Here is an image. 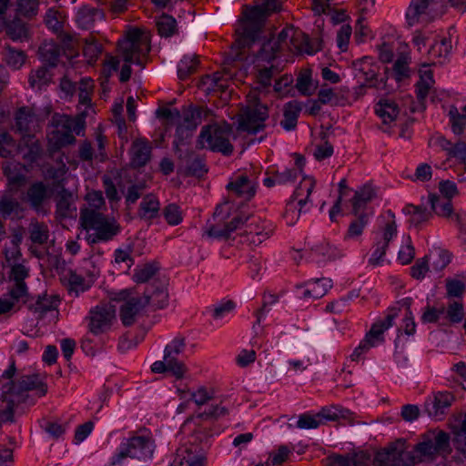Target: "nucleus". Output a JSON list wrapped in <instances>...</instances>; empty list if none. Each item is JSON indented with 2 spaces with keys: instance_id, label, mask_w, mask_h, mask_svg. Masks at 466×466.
Wrapping results in <instances>:
<instances>
[{
  "instance_id": "nucleus-1",
  "label": "nucleus",
  "mask_w": 466,
  "mask_h": 466,
  "mask_svg": "<svg viewBox=\"0 0 466 466\" xmlns=\"http://www.w3.org/2000/svg\"><path fill=\"white\" fill-rule=\"evenodd\" d=\"M148 32L139 28L128 30L123 39L117 42V55L111 56L106 66L114 71L120 69L119 80L127 82L131 76V65L144 67L151 49Z\"/></svg>"
},
{
  "instance_id": "nucleus-2",
  "label": "nucleus",
  "mask_w": 466,
  "mask_h": 466,
  "mask_svg": "<svg viewBox=\"0 0 466 466\" xmlns=\"http://www.w3.org/2000/svg\"><path fill=\"white\" fill-rule=\"evenodd\" d=\"M257 57L270 61L274 59L279 51L287 49L292 53H306L312 55L317 51L309 43V37L300 30L293 26H286L279 34L278 37L261 43L257 42Z\"/></svg>"
},
{
  "instance_id": "nucleus-3",
  "label": "nucleus",
  "mask_w": 466,
  "mask_h": 466,
  "mask_svg": "<svg viewBox=\"0 0 466 466\" xmlns=\"http://www.w3.org/2000/svg\"><path fill=\"white\" fill-rule=\"evenodd\" d=\"M86 116L87 112L85 109L76 117L57 113L52 116L47 131V149L51 155L76 142L73 132L81 135L85 129Z\"/></svg>"
},
{
  "instance_id": "nucleus-4",
  "label": "nucleus",
  "mask_w": 466,
  "mask_h": 466,
  "mask_svg": "<svg viewBox=\"0 0 466 466\" xmlns=\"http://www.w3.org/2000/svg\"><path fill=\"white\" fill-rule=\"evenodd\" d=\"M15 373V367L13 362L0 377L2 398L9 402V409L11 411L16 403L25 401L24 395L25 392L35 390L38 397H43L47 391L46 385L37 375L23 376L17 382H14L13 377Z\"/></svg>"
},
{
  "instance_id": "nucleus-5",
  "label": "nucleus",
  "mask_w": 466,
  "mask_h": 466,
  "mask_svg": "<svg viewBox=\"0 0 466 466\" xmlns=\"http://www.w3.org/2000/svg\"><path fill=\"white\" fill-rule=\"evenodd\" d=\"M279 9L280 4L278 0H264L261 5L248 8L244 13L243 32L235 45L240 49L255 48L265 18Z\"/></svg>"
},
{
  "instance_id": "nucleus-6",
  "label": "nucleus",
  "mask_w": 466,
  "mask_h": 466,
  "mask_svg": "<svg viewBox=\"0 0 466 466\" xmlns=\"http://www.w3.org/2000/svg\"><path fill=\"white\" fill-rule=\"evenodd\" d=\"M245 223L247 224L243 234H245L247 241L255 246L268 239L274 230L271 222L262 220L259 218L252 217L244 220L241 217H235L223 229L218 227H212L208 230V235L218 238H227L231 232L240 228V226Z\"/></svg>"
},
{
  "instance_id": "nucleus-7",
  "label": "nucleus",
  "mask_w": 466,
  "mask_h": 466,
  "mask_svg": "<svg viewBox=\"0 0 466 466\" xmlns=\"http://www.w3.org/2000/svg\"><path fill=\"white\" fill-rule=\"evenodd\" d=\"M82 227L87 231V241L91 244L111 240L120 231V227L113 218H108L101 212L82 208L80 211Z\"/></svg>"
},
{
  "instance_id": "nucleus-8",
  "label": "nucleus",
  "mask_w": 466,
  "mask_h": 466,
  "mask_svg": "<svg viewBox=\"0 0 466 466\" xmlns=\"http://www.w3.org/2000/svg\"><path fill=\"white\" fill-rule=\"evenodd\" d=\"M451 451L450 436L441 430L428 431L421 436L415 447L413 454L417 463L431 462L437 456L446 457Z\"/></svg>"
},
{
  "instance_id": "nucleus-9",
  "label": "nucleus",
  "mask_w": 466,
  "mask_h": 466,
  "mask_svg": "<svg viewBox=\"0 0 466 466\" xmlns=\"http://www.w3.org/2000/svg\"><path fill=\"white\" fill-rule=\"evenodd\" d=\"M186 343L183 338H175L166 346L163 360H157L151 366L154 373L170 372L176 379H183L187 371L179 356L185 351Z\"/></svg>"
},
{
  "instance_id": "nucleus-10",
  "label": "nucleus",
  "mask_w": 466,
  "mask_h": 466,
  "mask_svg": "<svg viewBox=\"0 0 466 466\" xmlns=\"http://www.w3.org/2000/svg\"><path fill=\"white\" fill-rule=\"evenodd\" d=\"M230 136L231 129L228 126H207L202 127L198 144L200 148H208L229 156L233 152V146L229 142Z\"/></svg>"
},
{
  "instance_id": "nucleus-11",
  "label": "nucleus",
  "mask_w": 466,
  "mask_h": 466,
  "mask_svg": "<svg viewBox=\"0 0 466 466\" xmlns=\"http://www.w3.org/2000/svg\"><path fill=\"white\" fill-rule=\"evenodd\" d=\"M153 452L154 441L151 438L147 436H133L121 442L117 452L111 459V464H120L126 458L150 459Z\"/></svg>"
},
{
  "instance_id": "nucleus-12",
  "label": "nucleus",
  "mask_w": 466,
  "mask_h": 466,
  "mask_svg": "<svg viewBox=\"0 0 466 466\" xmlns=\"http://www.w3.org/2000/svg\"><path fill=\"white\" fill-rule=\"evenodd\" d=\"M373 464L375 466H414L417 461L413 452L407 451L405 441L398 440L379 451L373 459Z\"/></svg>"
},
{
  "instance_id": "nucleus-13",
  "label": "nucleus",
  "mask_w": 466,
  "mask_h": 466,
  "mask_svg": "<svg viewBox=\"0 0 466 466\" xmlns=\"http://www.w3.org/2000/svg\"><path fill=\"white\" fill-rule=\"evenodd\" d=\"M248 105L239 115L238 128L243 131L256 133L264 127L268 117V107L259 103L256 92L248 95Z\"/></svg>"
},
{
  "instance_id": "nucleus-14",
  "label": "nucleus",
  "mask_w": 466,
  "mask_h": 466,
  "mask_svg": "<svg viewBox=\"0 0 466 466\" xmlns=\"http://www.w3.org/2000/svg\"><path fill=\"white\" fill-rule=\"evenodd\" d=\"M398 309H391L388 311L384 319L378 320L366 334L360 345L353 350L350 359L353 361L359 360L361 355L367 352L370 348L377 346L384 340L383 333L392 327L394 319L398 317Z\"/></svg>"
},
{
  "instance_id": "nucleus-15",
  "label": "nucleus",
  "mask_w": 466,
  "mask_h": 466,
  "mask_svg": "<svg viewBox=\"0 0 466 466\" xmlns=\"http://www.w3.org/2000/svg\"><path fill=\"white\" fill-rule=\"evenodd\" d=\"M437 0H410L405 12V21L408 27L419 25H428L439 15Z\"/></svg>"
},
{
  "instance_id": "nucleus-16",
  "label": "nucleus",
  "mask_w": 466,
  "mask_h": 466,
  "mask_svg": "<svg viewBox=\"0 0 466 466\" xmlns=\"http://www.w3.org/2000/svg\"><path fill=\"white\" fill-rule=\"evenodd\" d=\"M259 174L260 168L255 167L237 173L230 178V181L227 185V189L229 194L235 198H241L242 200H249L257 192Z\"/></svg>"
},
{
  "instance_id": "nucleus-17",
  "label": "nucleus",
  "mask_w": 466,
  "mask_h": 466,
  "mask_svg": "<svg viewBox=\"0 0 466 466\" xmlns=\"http://www.w3.org/2000/svg\"><path fill=\"white\" fill-rule=\"evenodd\" d=\"M202 110L193 107L184 108L179 112L177 108L163 107L157 111L158 117L166 120L168 126H176L177 131L193 130L201 122Z\"/></svg>"
},
{
  "instance_id": "nucleus-18",
  "label": "nucleus",
  "mask_w": 466,
  "mask_h": 466,
  "mask_svg": "<svg viewBox=\"0 0 466 466\" xmlns=\"http://www.w3.org/2000/svg\"><path fill=\"white\" fill-rule=\"evenodd\" d=\"M87 329L93 335L107 333L116 323V309L110 304H99L92 308L86 318Z\"/></svg>"
},
{
  "instance_id": "nucleus-19",
  "label": "nucleus",
  "mask_w": 466,
  "mask_h": 466,
  "mask_svg": "<svg viewBox=\"0 0 466 466\" xmlns=\"http://www.w3.org/2000/svg\"><path fill=\"white\" fill-rule=\"evenodd\" d=\"M388 214L390 220L385 224L380 232L376 234L371 254L368 260V263L373 267L380 266L384 262L389 244L397 235V225L394 220V214L391 211H389Z\"/></svg>"
},
{
  "instance_id": "nucleus-20",
  "label": "nucleus",
  "mask_w": 466,
  "mask_h": 466,
  "mask_svg": "<svg viewBox=\"0 0 466 466\" xmlns=\"http://www.w3.org/2000/svg\"><path fill=\"white\" fill-rule=\"evenodd\" d=\"M454 401L455 396L452 392L435 391L426 398L424 409L430 417L441 420Z\"/></svg>"
},
{
  "instance_id": "nucleus-21",
  "label": "nucleus",
  "mask_w": 466,
  "mask_h": 466,
  "mask_svg": "<svg viewBox=\"0 0 466 466\" xmlns=\"http://www.w3.org/2000/svg\"><path fill=\"white\" fill-rule=\"evenodd\" d=\"M127 295V290H123L120 296L126 299ZM147 306V301L143 300L140 297H132L125 299L120 307L119 315L122 323L125 326H130L134 324L137 318L141 315L144 308Z\"/></svg>"
},
{
  "instance_id": "nucleus-22",
  "label": "nucleus",
  "mask_w": 466,
  "mask_h": 466,
  "mask_svg": "<svg viewBox=\"0 0 466 466\" xmlns=\"http://www.w3.org/2000/svg\"><path fill=\"white\" fill-rule=\"evenodd\" d=\"M316 187L317 181L313 177L304 176L290 198L299 202L300 208L309 211L313 207Z\"/></svg>"
},
{
  "instance_id": "nucleus-23",
  "label": "nucleus",
  "mask_w": 466,
  "mask_h": 466,
  "mask_svg": "<svg viewBox=\"0 0 466 466\" xmlns=\"http://www.w3.org/2000/svg\"><path fill=\"white\" fill-rule=\"evenodd\" d=\"M27 309L36 318L41 319L49 311L56 309L59 300L56 296L43 294L24 299Z\"/></svg>"
},
{
  "instance_id": "nucleus-24",
  "label": "nucleus",
  "mask_w": 466,
  "mask_h": 466,
  "mask_svg": "<svg viewBox=\"0 0 466 466\" xmlns=\"http://www.w3.org/2000/svg\"><path fill=\"white\" fill-rule=\"evenodd\" d=\"M143 300L156 309H164L168 304V293L165 281L154 279L146 289Z\"/></svg>"
},
{
  "instance_id": "nucleus-25",
  "label": "nucleus",
  "mask_w": 466,
  "mask_h": 466,
  "mask_svg": "<svg viewBox=\"0 0 466 466\" xmlns=\"http://www.w3.org/2000/svg\"><path fill=\"white\" fill-rule=\"evenodd\" d=\"M15 129L22 136L33 135L38 127V117L33 109L27 106L19 108L15 113Z\"/></svg>"
},
{
  "instance_id": "nucleus-26",
  "label": "nucleus",
  "mask_w": 466,
  "mask_h": 466,
  "mask_svg": "<svg viewBox=\"0 0 466 466\" xmlns=\"http://www.w3.org/2000/svg\"><path fill=\"white\" fill-rule=\"evenodd\" d=\"M49 197V187L44 182L37 181L30 185L23 200L28 203L33 209L39 211Z\"/></svg>"
},
{
  "instance_id": "nucleus-27",
  "label": "nucleus",
  "mask_w": 466,
  "mask_h": 466,
  "mask_svg": "<svg viewBox=\"0 0 466 466\" xmlns=\"http://www.w3.org/2000/svg\"><path fill=\"white\" fill-rule=\"evenodd\" d=\"M16 153H20L25 161L32 164L40 158L42 147L35 135H26L21 137Z\"/></svg>"
},
{
  "instance_id": "nucleus-28",
  "label": "nucleus",
  "mask_w": 466,
  "mask_h": 466,
  "mask_svg": "<svg viewBox=\"0 0 466 466\" xmlns=\"http://www.w3.org/2000/svg\"><path fill=\"white\" fill-rule=\"evenodd\" d=\"M61 281L66 288L68 294L75 298L88 290L92 285L89 280L73 270L65 271L61 277Z\"/></svg>"
},
{
  "instance_id": "nucleus-29",
  "label": "nucleus",
  "mask_w": 466,
  "mask_h": 466,
  "mask_svg": "<svg viewBox=\"0 0 466 466\" xmlns=\"http://www.w3.org/2000/svg\"><path fill=\"white\" fill-rule=\"evenodd\" d=\"M11 268L10 279L14 282L12 294L17 299L26 297L27 287L25 279L29 276V268L24 262L9 266Z\"/></svg>"
},
{
  "instance_id": "nucleus-30",
  "label": "nucleus",
  "mask_w": 466,
  "mask_h": 466,
  "mask_svg": "<svg viewBox=\"0 0 466 466\" xmlns=\"http://www.w3.org/2000/svg\"><path fill=\"white\" fill-rule=\"evenodd\" d=\"M25 208L16 199L3 196L0 198V218L20 219L25 216Z\"/></svg>"
},
{
  "instance_id": "nucleus-31",
  "label": "nucleus",
  "mask_w": 466,
  "mask_h": 466,
  "mask_svg": "<svg viewBox=\"0 0 466 466\" xmlns=\"http://www.w3.org/2000/svg\"><path fill=\"white\" fill-rule=\"evenodd\" d=\"M23 236L20 232H15L11 237L8 243H5L4 248V254L5 262L8 266L25 262L23 258L20 244L22 242Z\"/></svg>"
},
{
  "instance_id": "nucleus-32",
  "label": "nucleus",
  "mask_w": 466,
  "mask_h": 466,
  "mask_svg": "<svg viewBox=\"0 0 466 466\" xmlns=\"http://www.w3.org/2000/svg\"><path fill=\"white\" fill-rule=\"evenodd\" d=\"M180 161L187 176L202 177L207 172L203 159L192 151L180 156Z\"/></svg>"
},
{
  "instance_id": "nucleus-33",
  "label": "nucleus",
  "mask_w": 466,
  "mask_h": 466,
  "mask_svg": "<svg viewBox=\"0 0 466 466\" xmlns=\"http://www.w3.org/2000/svg\"><path fill=\"white\" fill-rule=\"evenodd\" d=\"M331 288V281L329 279H311L305 283L302 296L305 299H320Z\"/></svg>"
},
{
  "instance_id": "nucleus-34",
  "label": "nucleus",
  "mask_w": 466,
  "mask_h": 466,
  "mask_svg": "<svg viewBox=\"0 0 466 466\" xmlns=\"http://www.w3.org/2000/svg\"><path fill=\"white\" fill-rule=\"evenodd\" d=\"M160 202L158 198L153 195H146L140 202L138 208V217L146 221H150L159 217Z\"/></svg>"
},
{
  "instance_id": "nucleus-35",
  "label": "nucleus",
  "mask_w": 466,
  "mask_h": 466,
  "mask_svg": "<svg viewBox=\"0 0 466 466\" xmlns=\"http://www.w3.org/2000/svg\"><path fill=\"white\" fill-rule=\"evenodd\" d=\"M151 146L146 139H137L131 147V162L135 167H143L150 159Z\"/></svg>"
},
{
  "instance_id": "nucleus-36",
  "label": "nucleus",
  "mask_w": 466,
  "mask_h": 466,
  "mask_svg": "<svg viewBox=\"0 0 466 466\" xmlns=\"http://www.w3.org/2000/svg\"><path fill=\"white\" fill-rule=\"evenodd\" d=\"M356 77L359 82H363L369 86H374L373 81L377 76L378 66L373 65L370 57H364L356 65Z\"/></svg>"
},
{
  "instance_id": "nucleus-37",
  "label": "nucleus",
  "mask_w": 466,
  "mask_h": 466,
  "mask_svg": "<svg viewBox=\"0 0 466 466\" xmlns=\"http://www.w3.org/2000/svg\"><path fill=\"white\" fill-rule=\"evenodd\" d=\"M375 113L384 124H390L395 121L400 109L393 100L383 98L376 104Z\"/></svg>"
},
{
  "instance_id": "nucleus-38",
  "label": "nucleus",
  "mask_w": 466,
  "mask_h": 466,
  "mask_svg": "<svg viewBox=\"0 0 466 466\" xmlns=\"http://www.w3.org/2000/svg\"><path fill=\"white\" fill-rule=\"evenodd\" d=\"M177 392L181 399H186L187 396L196 403L198 406H203L208 401L214 400L216 391L212 387L199 386L194 391H187L184 390H177Z\"/></svg>"
},
{
  "instance_id": "nucleus-39",
  "label": "nucleus",
  "mask_w": 466,
  "mask_h": 466,
  "mask_svg": "<svg viewBox=\"0 0 466 466\" xmlns=\"http://www.w3.org/2000/svg\"><path fill=\"white\" fill-rule=\"evenodd\" d=\"M304 164V158L299 155H296L294 167L276 172L278 185H287L295 182L301 175Z\"/></svg>"
},
{
  "instance_id": "nucleus-40",
  "label": "nucleus",
  "mask_w": 466,
  "mask_h": 466,
  "mask_svg": "<svg viewBox=\"0 0 466 466\" xmlns=\"http://www.w3.org/2000/svg\"><path fill=\"white\" fill-rule=\"evenodd\" d=\"M454 434V446L457 451L466 448V414H460L451 423Z\"/></svg>"
},
{
  "instance_id": "nucleus-41",
  "label": "nucleus",
  "mask_w": 466,
  "mask_h": 466,
  "mask_svg": "<svg viewBox=\"0 0 466 466\" xmlns=\"http://www.w3.org/2000/svg\"><path fill=\"white\" fill-rule=\"evenodd\" d=\"M403 213L410 216V223L414 227H420L426 223L431 218V211L423 206H415L412 204L406 205Z\"/></svg>"
},
{
  "instance_id": "nucleus-42",
  "label": "nucleus",
  "mask_w": 466,
  "mask_h": 466,
  "mask_svg": "<svg viewBox=\"0 0 466 466\" xmlns=\"http://www.w3.org/2000/svg\"><path fill=\"white\" fill-rule=\"evenodd\" d=\"M317 415L320 419V424H322L324 420L334 421L339 419H344L351 421L353 420V413L341 406L324 407Z\"/></svg>"
},
{
  "instance_id": "nucleus-43",
  "label": "nucleus",
  "mask_w": 466,
  "mask_h": 466,
  "mask_svg": "<svg viewBox=\"0 0 466 466\" xmlns=\"http://www.w3.org/2000/svg\"><path fill=\"white\" fill-rule=\"evenodd\" d=\"M300 111L301 106L299 102L295 100L288 102L284 106L283 119L280 121L281 127L287 131L294 129Z\"/></svg>"
},
{
  "instance_id": "nucleus-44",
  "label": "nucleus",
  "mask_w": 466,
  "mask_h": 466,
  "mask_svg": "<svg viewBox=\"0 0 466 466\" xmlns=\"http://www.w3.org/2000/svg\"><path fill=\"white\" fill-rule=\"evenodd\" d=\"M103 13L96 8L84 6L76 15V22L83 29H90L97 20L103 19Z\"/></svg>"
},
{
  "instance_id": "nucleus-45",
  "label": "nucleus",
  "mask_w": 466,
  "mask_h": 466,
  "mask_svg": "<svg viewBox=\"0 0 466 466\" xmlns=\"http://www.w3.org/2000/svg\"><path fill=\"white\" fill-rule=\"evenodd\" d=\"M451 51V40L450 37H441L436 40L431 46L429 55L435 63H443Z\"/></svg>"
},
{
  "instance_id": "nucleus-46",
  "label": "nucleus",
  "mask_w": 466,
  "mask_h": 466,
  "mask_svg": "<svg viewBox=\"0 0 466 466\" xmlns=\"http://www.w3.org/2000/svg\"><path fill=\"white\" fill-rule=\"evenodd\" d=\"M374 198H376V189L370 184H366L357 190L352 199L354 213H359Z\"/></svg>"
},
{
  "instance_id": "nucleus-47",
  "label": "nucleus",
  "mask_w": 466,
  "mask_h": 466,
  "mask_svg": "<svg viewBox=\"0 0 466 466\" xmlns=\"http://www.w3.org/2000/svg\"><path fill=\"white\" fill-rule=\"evenodd\" d=\"M40 58L46 64L55 66L61 56V47L54 41H45L39 46Z\"/></svg>"
},
{
  "instance_id": "nucleus-48",
  "label": "nucleus",
  "mask_w": 466,
  "mask_h": 466,
  "mask_svg": "<svg viewBox=\"0 0 466 466\" xmlns=\"http://www.w3.org/2000/svg\"><path fill=\"white\" fill-rule=\"evenodd\" d=\"M431 210L438 216L449 218L452 215V205L449 198L436 195L429 196Z\"/></svg>"
},
{
  "instance_id": "nucleus-49",
  "label": "nucleus",
  "mask_w": 466,
  "mask_h": 466,
  "mask_svg": "<svg viewBox=\"0 0 466 466\" xmlns=\"http://www.w3.org/2000/svg\"><path fill=\"white\" fill-rule=\"evenodd\" d=\"M433 84L432 72L429 68L421 70L420 80L416 85L417 97L420 102H423L427 97Z\"/></svg>"
},
{
  "instance_id": "nucleus-50",
  "label": "nucleus",
  "mask_w": 466,
  "mask_h": 466,
  "mask_svg": "<svg viewBox=\"0 0 466 466\" xmlns=\"http://www.w3.org/2000/svg\"><path fill=\"white\" fill-rule=\"evenodd\" d=\"M94 86V81L87 77L82 78L78 84V102L80 106H85L86 109L91 107Z\"/></svg>"
},
{
  "instance_id": "nucleus-51",
  "label": "nucleus",
  "mask_w": 466,
  "mask_h": 466,
  "mask_svg": "<svg viewBox=\"0 0 466 466\" xmlns=\"http://www.w3.org/2000/svg\"><path fill=\"white\" fill-rule=\"evenodd\" d=\"M158 269L157 265L153 262L138 265L134 269L133 280L136 283L147 282L157 274Z\"/></svg>"
},
{
  "instance_id": "nucleus-52",
  "label": "nucleus",
  "mask_w": 466,
  "mask_h": 466,
  "mask_svg": "<svg viewBox=\"0 0 466 466\" xmlns=\"http://www.w3.org/2000/svg\"><path fill=\"white\" fill-rule=\"evenodd\" d=\"M158 34L164 37H169L175 35L177 31L176 19L169 15H160L157 21Z\"/></svg>"
},
{
  "instance_id": "nucleus-53",
  "label": "nucleus",
  "mask_w": 466,
  "mask_h": 466,
  "mask_svg": "<svg viewBox=\"0 0 466 466\" xmlns=\"http://www.w3.org/2000/svg\"><path fill=\"white\" fill-rule=\"evenodd\" d=\"M333 146L328 140L327 135L324 132L320 133L319 140L315 144L313 149V156L318 161H321L332 156Z\"/></svg>"
},
{
  "instance_id": "nucleus-54",
  "label": "nucleus",
  "mask_w": 466,
  "mask_h": 466,
  "mask_svg": "<svg viewBox=\"0 0 466 466\" xmlns=\"http://www.w3.org/2000/svg\"><path fill=\"white\" fill-rule=\"evenodd\" d=\"M466 289V277L458 276L446 279V290L450 298H460Z\"/></svg>"
},
{
  "instance_id": "nucleus-55",
  "label": "nucleus",
  "mask_w": 466,
  "mask_h": 466,
  "mask_svg": "<svg viewBox=\"0 0 466 466\" xmlns=\"http://www.w3.org/2000/svg\"><path fill=\"white\" fill-rule=\"evenodd\" d=\"M50 82V76L48 70L44 67H38L35 70L31 71L28 83L32 88L41 89Z\"/></svg>"
},
{
  "instance_id": "nucleus-56",
  "label": "nucleus",
  "mask_w": 466,
  "mask_h": 466,
  "mask_svg": "<svg viewBox=\"0 0 466 466\" xmlns=\"http://www.w3.org/2000/svg\"><path fill=\"white\" fill-rule=\"evenodd\" d=\"M30 239L36 244H44L49 238L48 227L40 222H33L29 227Z\"/></svg>"
},
{
  "instance_id": "nucleus-57",
  "label": "nucleus",
  "mask_w": 466,
  "mask_h": 466,
  "mask_svg": "<svg viewBox=\"0 0 466 466\" xmlns=\"http://www.w3.org/2000/svg\"><path fill=\"white\" fill-rule=\"evenodd\" d=\"M198 65V59L196 56H184L177 65V75L180 79H186L193 74Z\"/></svg>"
},
{
  "instance_id": "nucleus-58",
  "label": "nucleus",
  "mask_w": 466,
  "mask_h": 466,
  "mask_svg": "<svg viewBox=\"0 0 466 466\" xmlns=\"http://www.w3.org/2000/svg\"><path fill=\"white\" fill-rule=\"evenodd\" d=\"M5 59L7 65L14 69H19L26 60V55L24 51L7 46L5 53Z\"/></svg>"
},
{
  "instance_id": "nucleus-59",
  "label": "nucleus",
  "mask_w": 466,
  "mask_h": 466,
  "mask_svg": "<svg viewBox=\"0 0 466 466\" xmlns=\"http://www.w3.org/2000/svg\"><path fill=\"white\" fill-rule=\"evenodd\" d=\"M302 212L306 211L304 208H300L299 202L290 198L286 205V208L283 213V218L285 219L287 225L293 226L299 220Z\"/></svg>"
},
{
  "instance_id": "nucleus-60",
  "label": "nucleus",
  "mask_w": 466,
  "mask_h": 466,
  "mask_svg": "<svg viewBox=\"0 0 466 466\" xmlns=\"http://www.w3.org/2000/svg\"><path fill=\"white\" fill-rule=\"evenodd\" d=\"M451 128L454 134L460 135L466 127V106L460 114L456 107L452 106L449 112Z\"/></svg>"
},
{
  "instance_id": "nucleus-61",
  "label": "nucleus",
  "mask_w": 466,
  "mask_h": 466,
  "mask_svg": "<svg viewBox=\"0 0 466 466\" xmlns=\"http://www.w3.org/2000/svg\"><path fill=\"white\" fill-rule=\"evenodd\" d=\"M6 34L13 41H24L29 37L28 27L25 23L13 22L6 25Z\"/></svg>"
},
{
  "instance_id": "nucleus-62",
  "label": "nucleus",
  "mask_w": 466,
  "mask_h": 466,
  "mask_svg": "<svg viewBox=\"0 0 466 466\" xmlns=\"http://www.w3.org/2000/svg\"><path fill=\"white\" fill-rule=\"evenodd\" d=\"M428 260L431 261L432 268L439 272L451 262V254L447 250L437 249L428 257Z\"/></svg>"
},
{
  "instance_id": "nucleus-63",
  "label": "nucleus",
  "mask_w": 466,
  "mask_h": 466,
  "mask_svg": "<svg viewBox=\"0 0 466 466\" xmlns=\"http://www.w3.org/2000/svg\"><path fill=\"white\" fill-rule=\"evenodd\" d=\"M17 151V144L15 140L7 132L0 134V157H9L14 156Z\"/></svg>"
},
{
  "instance_id": "nucleus-64",
  "label": "nucleus",
  "mask_w": 466,
  "mask_h": 466,
  "mask_svg": "<svg viewBox=\"0 0 466 466\" xmlns=\"http://www.w3.org/2000/svg\"><path fill=\"white\" fill-rule=\"evenodd\" d=\"M72 199L73 195L66 190H63L57 199L56 203V213L62 217L66 218L71 216L72 213Z\"/></svg>"
}]
</instances>
